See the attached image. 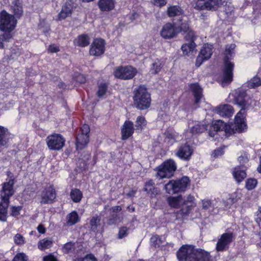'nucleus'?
<instances>
[{
    "instance_id": "f257e3e1",
    "label": "nucleus",
    "mask_w": 261,
    "mask_h": 261,
    "mask_svg": "<svg viewBox=\"0 0 261 261\" xmlns=\"http://www.w3.org/2000/svg\"><path fill=\"white\" fill-rule=\"evenodd\" d=\"M179 261H211L210 253L192 245H182L176 253Z\"/></svg>"
},
{
    "instance_id": "f03ea898",
    "label": "nucleus",
    "mask_w": 261,
    "mask_h": 261,
    "mask_svg": "<svg viewBox=\"0 0 261 261\" xmlns=\"http://www.w3.org/2000/svg\"><path fill=\"white\" fill-rule=\"evenodd\" d=\"M249 101H251V99L246 92L239 90L235 98V102L242 109L235 117L234 126L236 130L239 132L244 130L246 127L243 114L245 109L248 108L251 103V102Z\"/></svg>"
},
{
    "instance_id": "7ed1b4c3",
    "label": "nucleus",
    "mask_w": 261,
    "mask_h": 261,
    "mask_svg": "<svg viewBox=\"0 0 261 261\" xmlns=\"http://www.w3.org/2000/svg\"><path fill=\"white\" fill-rule=\"evenodd\" d=\"M236 47L235 44H231L226 46L225 51L224 65L223 69V79L222 85L225 86L226 85L229 84L233 79V69L234 64L230 62L229 58L231 57L233 54V50Z\"/></svg>"
},
{
    "instance_id": "20e7f679",
    "label": "nucleus",
    "mask_w": 261,
    "mask_h": 261,
    "mask_svg": "<svg viewBox=\"0 0 261 261\" xmlns=\"http://www.w3.org/2000/svg\"><path fill=\"white\" fill-rule=\"evenodd\" d=\"M134 102L137 108L144 110L149 107L151 98L147 88L144 86H140L134 91Z\"/></svg>"
},
{
    "instance_id": "39448f33",
    "label": "nucleus",
    "mask_w": 261,
    "mask_h": 261,
    "mask_svg": "<svg viewBox=\"0 0 261 261\" xmlns=\"http://www.w3.org/2000/svg\"><path fill=\"white\" fill-rule=\"evenodd\" d=\"M17 24V20L15 17L3 10L0 13V30L3 32H12L15 29Z\"/></svg>"
},
{
    "instance_id": "423d86ee",
    "label": "nucleus",
    "mask_w": 261,
    "mask_h": 261,
    "mask_svg": "<svg viewBox=\"0 0 261 261\" xmlns=\"http://www.w3.org/2000/svg\"><path fill=\"white\" fill-rule=\"evenodd\" d=\"M190 184V179L184 176L177 180H171L165 185L166 192L169 194H173L186 190Z\"/></svg>"
},
{
    "instance_id": "0eeeda50",
    "label": "nucleus",
    "mask_w": 261,
    "mask_h": 261,
    "mask_svg": "<svg viewBox=\"0 0 261 261\" xmlns=\"http://www.w3.org/2000/svg\"><path fill=\"white\" fill-rule=\"evenodd\" d=\"M157 169V176L160 178H170L173 175L176 165L175 162L170 159L164 162Z\"/></svg>"
},
{
    "instance_id": "6e6552de",
    "label": "nucleus",
    "mask_w": 261,
    "mask_h": 261,
    "mask_svg": "<svg viewBox=\"0 0 261 261\" xmlns=\"http://www.w3.org/2000/svg\"><path fill=\"white\" fill-rule=\"evenodd\" d=\"M46 142L50 150H59L64 146L65 139L61 134L54 133L46 138Z\"/></svg>"
},
{
    "instance_id": "1a4fd4ad",
    "label": "nucleus",
    "mask_w": 261,
    "mask_h": 261,
    "mask_svg": "<svg viewBox=\"0 0 261 261\" xmlns=\"http://www.w3.org/2000/svg\"><path fill=\"white\" fill-rule=\"evenodd\" d=\"M137 73L136 68L131 66H119L114 72V76L121 80H129L133 78Z\"/></svg>"
},
{
    "instance_id": "9d476101",
    "label": "nucleus",
    "mask_w": 261,
    "mask_h": 261,
    "mask_svg": "<svg viewBox=\"0 0 261 261\" xmlns=\"http://www.w3.org/2000/svg\"><path fill=\"white\" fill-rule=\"evenodd\" d=\"M234 238L232 232H225L221 234L218 238L216 245L217 252H222L227 250Z\"/></svg>"
},
{
    "instance_id": "9b49d317",
    "label": "nucleus",
    "mask_w": 261,
    "mask_h": 261,
    "mask_svg": "<svg viewBox=\"0 0 261 261\" xmlns=\"http://www.w3.org/2000/svg\"><path fill=\"white\" fill-rule=\"evenodd\" d=\"M221 4V0H194V7L197 10H216Z\"/></svg>"
},
{
    "instance_id": "f8f14e48",
    "label": "nucleus",
    "mask_w": 261,
    "mask_h": 261,
    "mask_svg": "<svg viewBox=\"0 0 261 261\" xmlns=\"http://www.w3.org/2000/svg\"><path fill=\"white\" fill-rule=\"evenodd\" d=\"M80 133L76 138V148L82 149L86 146L89 142L88 134L90 128L87 124H84L81 128Z\"/></svg>"
},
{
    "instance_id": "ddd939ff",
    "label": "nucleus",
    "mask_w": 261,
    "mask_h": 261,
    "mask_svg": "<svg viewBox=\"0 0 261 261\" xmlns=\"http://www.w3.org/2000/svg\"><path fill=\"white\" fill-rule=\"evenodd\" d=\"M213 47L212 45L205 44L202 47L198 57H197L195 65L199 67L202 63L208 60L213 54Z\"/></svg>"
},
{
    "instance_id": "4468645a",
    "label": "nucleus",
    "mask_w": 261,
    "mask_h": 261,
    "mask_svg": "<svg viewBox=\"0 0 261 261\" xmlns=\"http://www.w3.org/2000/svg\"><path fill=\"white\" fill-rule=\"evenodd\" d=\"M56 197V193L53 186H49L46 188L41 194V204L52 203Z\"/></svg>"
},
{
    "instance_id": "2eb2a0df",
    "label": "nucleus",
    "mask_w": 261,
    "mask_h": 261,
    "mask_svg": "<svg viewBox=\"0 0 261 261\" xmlns=\"http://www.w3.org/2000/svg\"><path fill=\"white\" fill-rule=\"evenodd\" d=\"M178 34L177 28L171 23H167L162 27L160 35L164 39H171Z\"/></svg>"
},
{
    "instance_id": "dca6fc26",
    "label": "nucleus",
    "mask_w": 261,
    "mask_h": 261,
    "mask_svg": "<svg viewBox=\"0 0 261 261\" xmlns=\"http://www.w3.org/2000/svg\"><path fill=\"white\" fill-rule=\"evenodd\" d=\"M13 180H9L8 182H5L1 193V198L3 201L9 202V198L14 194Z\"/></svg>"
},
{
    "instance_id": "f3484780",
    "label": "nucleus",
    "mask_w": 261,
    "mask_h": 261,
    "mask_svg": "<svg viewBox=\"0 0 261 261\" xmlns=\"http://www.w3.org/2000/svg\"><path fill=\"white\" fill-rule=\"evenodd\" d=\"M105 51V41L102 39H95L90 49V54L92 56H100Z\"/></svg>"
},
{
    "instance_id": "a211bd4d",
    "label": "nucleus",
    "mask_w": 261,
    "mask_h": 261,
    "mask_svg": "<svg viewBox=\"0 0 261 261\" xmlns=\"http://www.w3.org/2000/svg\"><path fill=\"white\" fill-rule=\"evenodd\" d=\"M230 126L226 123L221 120H217L211 126L209 135L211 137H214L215 133L218 131L224 130L226 133L228 132Z\"/></svg>"
},
{
    "instance_id": "6ab92c4d",
    "label": "nucleus",
    "mask_w": 261,
    "mask_h": 261,
    "mask_svg": "<svg viewBox=\"0 0 261 261\" xmlns=\"http://www.w3.org/2000/svg\"><path fill=\"white\" fill-rule=\"evenodd\" d=\"M134 132V124L132 121H126L121 127V138L124 140L130 137Z\"/></svg>"
},
{
    "instance_id": "aec40b11",
    "label": "nucleus",
    "mask_w": 261,
    "mask_h": 261,
    "mask_svg": "<svg viewBox=\"0 0 261 261\" xmlns=\"http://www.w3.org/2000/svg\"><path fill=\"white\" fill-rule=\"evenodd\" d=\"M193 152L192 149L190 145L185 144L179 147L176 155L180 159L189 160Z\"/></svg>"
},
{
    "instance_id": "412c9836",
    "label": "nucleus",
    "mask_w": 261,
    "mask_h": 261,
    "mask_svg": "<svg viewBox=\"0 0 261 261\" xmlns=\"http://www.w3.org/2000/svg\"><path fill=\"white\" fill-rule=\"evenodd\" d=\"M217 114L223 117H230L233 114L232 107L229 105L225 104L218 107L216 110Z\"/></svg>"
},
{
    "instance_id": "4be33fe9",
    "label": "nucleus",
    "mask_w": 261,
    "mask_h": 261,
    "mask_svg": "<svg viewBox=\"0 0 261 261\" xmlns=\"http://www.w3.org/2000/svg\"><path fill=\"white\" fill-rule=\"evenodd\" d=\"M73 10L72 5L66 2L63 6L62 10L58 14V20H61L71 15Z\"/></svg>"
},
{
    "instance_id": "5701e85b",
    "label": "nucleus",
    "mask_w": 261,
    "mask_h": 261,
    "mask_svg": "<svg viewBox=\"0 0 261 261\" xmlns=\"http://www.w3.org/2000/svg\"><path fill=\"white\" fill-rule=\"evenodd\" d=\"M190 89L192 91L195 97V103L198 104L199 101L203 97L201 88L197 84H193L190 85Z\"/></svg>"
},
{
    "instance_id": "b1692460",
    "label": "nucleus",
    "mask_w": 261,
    "mask_h": 261,
    "mask_svg": "<svg viewBox=\"0 0 261 261\" xmlns=\"http://www.w3.org/2000/svg\"><path fill=\"white\" fill-rule=\"evenodd\" d=\"M98 7L102 11H110L115 7V0H99Z\"/></svg>"
},
{
    "instance_id": "393cba45",
    "label": "nucleus",
    "mask_w": 261,
    "mask_h": 261,
    "mask_svg": "<svg viewBox=\"0 0 261 261\" xmlns=\"http://www.w3.org/2000/svg\"><path fill=\"white\" fill-rule=\"evenodd\" d=\"M167 201L171 207L175 208H179L181 204L185 203L180 195L175 197H169L167 199Z\"/></svg>"
},
{
    "instance_id": "a878e982",
    "label": "nucleus",
    "mask_w": 261,
    "mask_h": 261,
    "mask_svg": "<svg viewBox=\"0 0 261 261\" xmlns=\"http://www.w3.org/2000/svg\"><path fill=\"white\" fill-rule=\"evenodd\" d=\"M232 175L238 182L242 181L246 176V172L242 166L234 168L232 172Z\"/></svg>"
},
{
    "instance_id": "bb28decb",
    "label": "nucleus",
    "mask_w": 261,
    "mask_h": 261,
    "mask_svg": "<svg viewBox=\"0 0 261 261\" xmlns=\"http://www.w3.org/2000/svg\"><path fill=\"white\" fill-rule=\"evenodd\" d=\"M167 15L169 17H175L183 13V10L178 6H170L168 8Z\"/></svg>"
},
{
    "instance_id": "cd10ccee",
    "label": "nucleus",
    "mask_w": 261,
    "mask_h": 261,
    "mask_svg": "<svg viewBox=\"0 0 261 261\" xmlns=\"http://www.w3.org/2000/svg\"><path fill=\"white\" fill-rule=\"evenodd\" d=\"M53 244L51 239H43L40 240L38 243V248L40 250H45L50 248Z\"/></svg>"
},
{
    "instance_id": "c85d7f7f",
    "label": "nucleus",
    "mask_w": 261,
    "mask_h": 261,
    "mask_svg": "<svg viewBox=\"0 0 261 261\" xmlns=\"http://www.w3.org/2000/svg\"><path fill=\"white\" fill-rule=\"evenodd\" d=\"M12 10L15 15L20 16L23 13L22 4L20 0H14L12 2Z\"/></svg>"
},
{
    "instance_id": "c756f323",
    "label": "nucleus",
    "mask_w": 261,
    "mask_h": 261,
    "mask_svg": "<svg viewBox=\"0 0 261 261\" xmlns=\"http://www.w3.org/2000/svg\"><path fill=\"white\" fill-rule=\"evenodd\" d=\"M9 202L3 201L0 203V220L6 221L7 220V207Z\"/></svg>"
},
{
    "instance_id": "7c9ffc66",
    "label": "nucleus",
    "mask_w": 261,
    "mask_h": 261,
    "mask_svg": "<svg viewBox=\"0 0 261 261\" xmlns=\"http://www.w3.org/2000/svg\"><path fill=\"white\" fill-rule=\"evenodd\" d=\"M67 224L68 225H72L76 223L80 220L77 213L73 211L67 216Z\"/></svg>"
},
{
    "instance_id": "2f4dec72",
    "label": "nucleus",
    "mask_w": 261,
    "mask_h": 261,
    "mask_svg": "<svg viewBox=\"0 0 261 261\" xmlns=\"http://www.w3.org/2000/svg\"><path fill=\"white\" fill-rule=\"evenodd\" d=\"M77 45L81 47H85L90 43L89 37L87 35H80L76 40Z\"/></svg>"
},
{
    "instance_id": "473e14b6",
    "label": "nucleus",
    "mask_w": 261,
    "mask_h": 261,
    "mask_svg": "<svg viewBox=\"0 0 261 261\" xmlns=\"http://www.w3.org/2000/svg\"><path fill=\"white\" fill-rule=\"evenodd\" d=\"M70 197L73 201L77 203L81 200L83 197V194L80 190L74 189L71 191Z\"/></svg>"
},
{
    "instance_id": "72a5a7b5",
    "label": "nucleus",
    "mask_w": 261,
    "mask_h": 261,
    "mask_svg": "<svg viewBox=\"0 0 261 261\" xmlns=\"http://www.w3.org/2000/svg\"><path fill=\"white\" fill-rule=\"evenodd\" d=\"M13 35L12 33L9 32H3L0 35V49L4 48V42H8L12 38Z\"/></svg>"
},
{
    "instance_id": "f704fd0d",
    "label": "nucleus",
    "mask_w": 261,
    "mask_h": 261,
    "mask_svg": "<svg viewBox=\"0 0 261 261\" xmlns=\"http://www.w3.org/2000/svg\"><path fill=\"white\" fill-rule=\"evenodd\" d=\"M206 129V125L197 124L191 127L190 132H188L187 134H191L192 135L203 132Z\"/></svg>"
},
{
    "instance_id": "c9c22d12",
    "label": "nucleus",
    "mask_w": 261,
    "mask_h": 261,
    "mask_svg": "<svg viewBox=\"0 0 261 261\" xmlns=\"http://www.w3.org/2000/svg\"><path fill=\"white\" fill-rule=\"evenodd\" d=\"M162 67V65L161 62L158 59L155 60L153 63L152 64L150 72L151 74H156L158 73L161 70Z\"/></svg>"
},
{
    "instance_id": "e433bc0d",
    "label": "nucleus",
    "mask_w": 261,
    "mask_h": 261,
    "mask_svg": "<svg viewBox=\"0 0 261 261\" xmlns=\"http://www.w3.org/2000/svg\"><path fill=\"white\" fill-rule=\"evenodd\" d=\"M7 129L0 126V146H4L7 144Z\"/></svg>"
},
{
    "instance_id": "4c0bfd02",
    "label": "nucleus",
    "mask_w": 261,
    "mask_h": 261,
    "mask_svg": "<svg viewBox=\"0 0 261 261\" xmlns=\"http://www.w3.org/2000/svg\"><path fill=\"white\" fill-rule=\"evenodd\" d=\"M195 46L196 45L194 42L191 41L188 43L182 45L181 49L183 51L184 54L187 55L188 53L194 50Z\"/></svg>"
},
{
    "instance_id": "58836bf2",
    "label": "nucleus",
    "mask_w": 261,
    "mask_h": 261,
    "mask_svg": "<svg viewBox=\"0 0 261 261\" xmlns=\"http://www.w3.org/2000/svg\"><path fill=\"white\" fill-rule=\"evenodd\" d=\"M247 87L250 88H254L261 85V80L259 77L254 76L246 83Z\"/></svg>"
},
{
    "instance_id": "ea45409f",
    "label": "nucleus",
    "mask_w": 261,
    "mask_h": 261,
    "mask_svg": "<svg viewBox=\"0 0 261 261\" xmlns=\"http://www.w3.org/2000/svg\"><path fill=\"white\" fill-rule=\"evenodd\" d=\"M108 89V86L106 83H100L98 85V89L97 92V96L101 97L106 94Z\"/></svg>"
},
{
    "instance_id": "a19ab883",
    "label": "nucleus",
    "mask_w": 261,
    "mask_h": 261,
    "mask_svg": "<svg viewBox=\"0 0 261 261\" xmlns=\"http://www.w3.org/2000/svg\"><path fill=\"white\" fill-rule=\"evenodd\" d=\"M100 221V218L97 216H94L92 218L90 222V224L92 230L95 231L97 230V226L99 225Z\"/></svg>"
},
{
    "instance_id": "79ce46f5",
    "label": "nucleus",
    "mask_w": 261,
    "mask_h": 261,
    "mask_svg": "<svg viewBox=\"0 0 261 261\" xmlns=\"http://www.w3.org/2000/svg\"><path fill=\"white\" fill-rule=\"evenodd\" d=\"M146 124V121L144 117H138L136 121V127L137 129H142Z\"/></svg>"
},
{
    "instance_id": "37998d69",
    "label": "nucleus",
    "mask_w": 261,
    "mask_h": 261,
    "mask_svg": "<svg viewBox=\"0 0 261 261\" xmlns=\"http://www.w3.org/2000/svg\"><path fill=\"white\" fill-rule=\"evenodd\" d=\"M257 181L255 178L248 179L246 182V188L248 190L254 189L257 186Z\"/></svg>"
},
{
    "instance_id": "c03bdc74",
    "label": "nucleus",
    "mask_w": 261,
    "mask_h": 261,
    "mask_svg": "<svg viewBox=\"0 0 261 261\" xmlns=\"http://www.w3.org/2000/svg\"><path fill=\"white\" fill-rule=\"evenodd\" d=\"M74 249V243L72 242H69L66 243L63 248V252L65 253H68L73 251Z\"/></svg>"
},
{
    "instance_id": "a18cd8bd",
    "label": "nucleus",
    "mask_w": 261,
    "mask_h": 261,
    "mask_svg": "<svg viewBox=\"0 0 261 261\" xmlns=\"http://www.w3.org/2000/svg\"><path fill=\"white\" fill-rule=\"evenodd\" d=\"M14 243L18 245H22L25 242V238L20 233H17L14 237Z\"/></svg>"
},
{
    "instance_id": "49530a36",
    "label": "nucleus",
    "mask_w": 261,
    "mask_h": 261,
    "mask_svg": "<svg viewBox=\"0 0 261 261\" xmlns=\"http://www.w3.org/2000/svg\"><path fill=\"white\" fill-rule=\"evenodd\" d=\"M176 28H177L178 33L180 32H183L185 33L190 30L189 23L187 21L182 23L180 27H176Z\"/></svg>"
},
{
    "instance_id": "de8ad7c7",
    "label": "nucleus",
    "mask_w": 261,
    "mask_h": 261,
    "mask_svg": "<svg viewBox=\"0 0 261 261\" xmlns=\"http://www.w3.org/2000/svg\"><path fill=\"white\" fill-rule=\"evenodd\" d=\"M120 217L117 215H113L112 218H110L108 220V224L109 225L116 224L121 222Z\"/></svg>"
},
{
    "instance_id": "09e8293b",
    "label": "nucleus",
    "mask_w": 261,
    "mask_h": 261,
    "mask_svg": "<svg viewBox=\"0 0 261 261\" xmlns=\"http://www.w3.org/2000/svg\"><path fill=\"white\" fill-rule=\"evenodd\" d=\"M186 34L185 36V38L187 40H189L190 42L193 41L194 42L195 39L196 38V36L195 33L191 30V29L188 31Z\"/></svg>"
},
{
    "instance_id": "8fccbe9b",
    "label": "nucleus",
    "mask_w": 261,
    "mask_h": 261,
    "mask_svg": "<svg viewBox=\"0 0 261 261\" xmlns=\"http://www.w3.org/2000/svg\"><path fill=\"white\" fill-rule=\"evenodd\" d=\"M153 185V181L151 180H149L145 183L144 190L147 193H152V191L154 189Z\"/></svg>"
},
{
    "instance_id": "3c124183",
    "label": "nucleus",
    "mask_w": 261,
    "mask_h": 261,
    "mask_svg": "<svg viewBox=\"0 0 261 261\" xmlns=\"http://www.w3.org/2000/svg\"><path fill=\"white\" fill-rule=\"evenodd\" d=\"M13 261H28V257L24 253H19L15 255Z\"/></svg>"
},
{
    "instance_id": "603ef678",
    "label": "nucleus",
    "mask_w": 261,
    "mask_h": 261,
    "mask_svg": "<svg viewBox=\"0 0 261 261\" xmlns=\"http://www.w3.org/2000/svg\"><path fill=\"white\" fill-rule=\"evenodd\" d=\"M128 229L125 226L122 227L120 228L118 232V237L119 239H122L125 237L128 234Z\"/></svg>"
},
{
    "instance_id": "864d4df0",
    "label": "nucleus",
    "mask_w": 261,
    "mask_h": 261,
    "mask_svg": "<svg viewBox=\"0 0 261 261\" xmlns=\"http://www.w3.org/2000/svg\"><path fill=\"white\" fill-rule=\"evenodd\" d=\"M202 208L207 210L212 206V201L208 199H204L202 200Z\"/></svg>"
},
{
    "instance_id": "5fc2aeb1",
    "label": "nucleus",
    "mask_w": 261,
    "mask_h": 261,
    "mask_svg": "<svg viewBox=\"0 0 261 261\" xmlns=\"http://www.w3.org/2000/svg\"><path fill=\"white\" fill-rule=\"evenodd\" d=\"M22 207L20 206H12L11 208V215L16 216L19 215Z\"/></svg>"
},
{
    "instance_id": "6e6d98bb",
    "label": "nucleus",
    "mask_w": 261,
    "mask_h": 261,
    "mask_svg": "<svg viewBox=\"0 0 261 261\" xmlns=\"http://www.w3.org/2000/svg\"><path fill=\"white\" fill-rule=\"evenodd\" d=\"M77 261H97V260L94 255L88 254L84 258H79Z\"/></svg>"
},
{
    "instance_id": "4d7b16f0",
    "label": "nucleus",
    "mask_w": 261,
    "mask_h": 261,
    "mask_svg": "<svg viewBox=\"0 0 261 261\" xmlns=\"http://www.w3.org/2000/svg\"><path fill=\"white\" fill-rule=\"evenodd\" d=\"M224 147H220L215 149L212 153V156L214 158H217L221 156L224 153Z\"/></svg>"
},
{
    "instance_id": "13d9d810",
    "label": "nucleus",
    "mask_w": 261,
    "mask_h": 261,
    "mask_svg": "<svg viewBox=\"0 0 261 261\" xmlns=\"http://www.w3.org/2000/svg\"><path fill=\"white\" fill-rule=\"evenodd\" d=\"M43 260V261H58L57 258L52 254L44 256Z\"/></svg>"
},
{
    "instance_id": "bf43d9fd",
    "label": "nucleus",
    "mask_w": 261,
    "mask_h": 261,
    "mask_svg": "<svg viewBox=\"0 0 261 261\" xmlns=\"http://www.w3.org/2000/svg\"><path fill=\"white\" fill-rule=\"evenodd\" d=\"M48 49L51 53H57L59 51V47L55 44L49 45Z\"/></svg>"
},
{
    "instance_id": "052dcab7",
    "label": "nucleus",
    "mask_w": 261,
    "mask_h": 261,
    "mask_svg": "<svg viewBox=\"0 0 261 261\" xmlns=\"http://www.w3.org/2000/svg\"><path fill=\"white\" fill-rule=\"evenodd\" d=\"M256 221L258 225L261 227V208L259 210V211L257 214V217L256 218Z\"/></svg>"
},
{
    "instance_id": "680f3d73",
    "label": "nucleus",
    "mask_w": 261,
    "mask_h": 261,
    "mask_svg": "<svg viewBox=\"0 0 261 261\" xmlns=\"http://www.w3.org/2000/svg\"><path fill=\"white\" fill-rule=\"evenodd\" d=\"M154 4L156 5L162 6L166 4V0H153Z\"/></svg>"
},
{
    "instance_id": "e2e57ef3",
    "label": "nucleus",
    "mask_w": 261,
    "mask_h": 261,
    "mask_svg": "<svg viewBox=\"0 0 261 261\" xmlns=\"http://www.w3.org/2000/svg\"><path fill=\"white\" fill-rule=\"evenodd\" d=\"M151 242H155L156 243V244L155 245V246H156V245H158V246H159L160 243V240L159 239L158 236H153L152 237H151Z\"/></svg>"
},
{
    "instance_id": "0e129e2a",
    "label": "nucleus",
    "mask_w": 261,
    "mask_h": 261,
    "mask_svg": "<svg viewBox=\"0 0 261 261\" xmlns=\"http://www.w3.org/2000/svg\"><path fill=\"white\" fill-rule=\"evenodd\" d=\"M37 230L39 231V232L42 234L44 233L45 232V228H44L43 225L41 224L39 225L37 227Z\"/></svg>"
},
{
    "instance_id": "69168bd1",
    "label": "nucleus",
    "mask_w": 261,
    "mask_h": 261,
    "mask_svg": "<svg viewBox=\"0 0 261 261\" xmlns=\"http://www.w3.org/2000/svg\"><path fill=\"white\" fill-rule=\"evenodd\" d=\"M138 16V14L136 12H133L130 16H128L129 19L132 21L135 20Z\"/></svg>"
},
{
    "instance_id": "338daca9",
    "label": "nucleus",
    "mask_w": 261,
    "mask_h": 261,
    "mask_svg": "<svg viewBox=\"0 0 261 261\" xmlns=\"http://www.w3.org/2000/svg\"><path fill=\"white\" fill-rule=\"evenodd\" d=\"M239 161L241 163H245L248 162V158L246 156H241L238 158Z\"/></svg>"
},
{
    "instance_id": "774afa93",
    "label": "nucleus",
    "mask_w": 261,
    "mask_h": 261,
    "mask_svg": "<svg viewBox=\"0 0 261 261\" xmlns=\"http://www.w3.org/2000/svg\"><path fill=\"white\" fill-rule=\"evenodd\" d=\"M195 200V198L193 196L189 195L188 196L186 200V202H193Z\"/></svg>"
}]
</instances>
